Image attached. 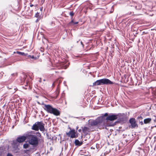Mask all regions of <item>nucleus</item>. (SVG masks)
<instances>
[{"label":"nucleus","instance_id":"c85d7f7f","mask_svg":"<svg viewBox=\"0 0 156 156\" xmlns=\"http://www.w3.org/2000/svg\"><path fill=\"white\" fill-rule=\"evenodd\" d=\"M56 94H57V96L59 94V92H57L56 93Z\"/></svg>","mask_w":156,"mask_h":156},{"label":"nucleus","instance_id":"b1692460","mask_svg":"<svg viewBox=\"0 0 156 156\" xmlns=\"http://www.w3.org/2000/svg\"><path fill=\"white\" fill-rule=\"evenodd\" d=\"M139 122H140V124L141 125H142L144 124V122H143L142 121V120H141L140 121V120H139Z\"/></svg>","mask_w":156,"mask_h":156},{"label":"nucleus","instance_id":"c9c22d12","mask_svg":"<svg viewBox=\"0 0 156 156\" xmlns=\"http://www.w3.org/2000/svg\"><path fill=\"white\" fill-rule=\"evenodd\" d=\"M78 126H76V129H78Z\"/></svg>","mask_w":156,"mask_h":156},{"label":"nucleus","instance_id":"f3484780","mask_svg":"<svg viewBox=\"0 0 156 156\" xmlns=\"http://www.w3.org/2000/svg\"><path fill=\"white\" fill-rule=\"evenodd\" d=\"M47 137L48 139L52 140L53 139V137L51 136L50 134L48 133L46 134Z\"/></svg>","mask_w":156,"mask_h":156},{"label":"nucleus","instance_id":"4be33fe9","mask_svg":"<svg viewBox=\"0 0 156 156\" xmlns=\"http://www.w3.org/2000/svg\"><path fill=\"white\" fill-rule=\"evenodd\" d=\"M143 119V118H142V117L141 116H139L137 118V120H138L139 121V120H140V121H141V120H142Z\"/></svg>","mask_w":156,"mask_h":156},{"label":"nucleus","instance_id":"e433bc0d","mask_svg":"<svg viewBox=\"0 0 156 156\" xmlns=\"http://www.w3.org/2000/svg\"><path fill=\"white\" fill-rule=\"evenodd\" d=\"M62 67H63V68H64V69H66V68H67V67H66H66H64H64L63 66H62Z\"/></svg>","mask_w":156,"mask_h":156},{"label":"nucleus","instance_id":"4c0bfd02","mask_svg":"<svg viewBox=\"0 0 156 156\" xmlns=\"http://www.w3.org/2000/svg\"><path fill=\"white\" fill-rule=\"evenodd\" d=\"M54 83H53L52 84V86H54Z\"/></svg>","mask_w":156,"mask_h":156},{"label":"nucleus","instance_id":"a211bd4d","mask_svg":"<svg viewBox=\"0 0 156 156\" xmlns=\"http://www.w3.org/2000/svg\"><path fill=\"white\" fill-rule=\"evenodd\" d=\"M29 144L27 143H25L23 144V148L24 149H27L29 147Z\"/></svg>","mask_w":156,"mask_h":156},{"label":"nucleus","instance_id":"412c9836","mask_svg":"<svg viewBox=\"0 0 156 156\" xmlns=\"http://www.w3.org/2000/svg\"><path fill=\"white\" fill-rule=\"evenodd\" d=\"M17 53L19 55H25V54L23 52H21L19 51H17Z\"/></svg>","mask_w":156,"mask_h":156},{"label":"nucleus","instance_id":"58836bf2","mask_svg":"<svg viewBox=\"0 0 156 156\" xmlns=\"http://www.w3.org/2000/svg\"><path fill=\"white\" fill-rule=\"evenodd\" d=\"M55 73H59V72H58V71H55Z\"/></svg>","mask_w":156,"mask_h":156},{"label":"nucleus","instance_id":"9b49d317","mask_svg":"<svg viewBox=\"0 0 156 156\" xmlns=\"http://www.w3.org/2000/svg\"><path fill=\"white\" fill-rule=\"evenodd\" d=\"M18 142L16 141V140L13 141V146L14 148H15L16 149V148H18V146L19 145V144L18 143Z\"/></svg>","mask_w":156,"mask_h":156},{"label":"nucleus","instance_id":"a878e982","mask_svg":"<svg viewBox=\"0 0 156 156\" xmlns=\"http://www.w3.org/2000/svg\"><path fill=\"white\" fill-rule=\"evenodd\" d=\"M108 113H105L104 115H102V116H104V117L105 119V116H108Z\"/></svg>","mask_w":156,"mask_h":156},{"label":"nucleus","instance_id":"423d86ee","mask_svg":"<svg viewBox=\"0 0 156 156\" xmlns=\"http://www.w3.org/2000/svg\"><path fill=\"white\" fill-rule=\"evenodd\" d=\"M113 83L109 80L104 78L97 80L93 83V86H98L104 84H112Z\"/></svg>","mask_w":156,"mask_h":156},{"label":"nucleus","instance_id":"72a5a7b5","mask_svg":"<svg viewBox=\"0 0 156 156\" xmlns=\"http://www.w3.org/2000/svg\"><path fill=\"white\" fill-rule=\"evenodd\" d=\"M55 68H52L51 69H55Z\"/></svg>","mask_w":156,"mask_h":156},{"label":"nucleus","instance_id":"c756f323","mask_svg":"<svg viewBox=\"0 0 156 156\" xmlns=\"http://www.w3.org/2000/svg\"><path fill=\"white\" fill-rule=\"evenodd\" d=\"M78 132H80L81 131V129H78Z\"/></svg>","mask_w":156,"mask_h":156},{"label":"nucleus","instance_id":"2eb2a0df","mask_svg":"<svg viewBox=\"0 0 156 156\" xmlns=\"http://www.w3.org/2000/svg\"><path fill=\"white\" fill-rule=\"evenodd\" d=\"M18 75V73H12L11 74V76H12L11 78L12 79H14Z\"/></svg>","mask_w":156,"mask_h":156},{"label":"nucleus","instance_id":"f257e3e1","mask_svg":"<svg viewBox=\"0 0 156 156\" xmlns=\"http://www.w3.org/2000/svg\"><path fill=\"white\" fill-rule=\"evenodd\" d=\"M124 119L121 114L111 113L105 119V123L107 125H110L109 126H113L118 122H123Z\"/></svg>","mask_w":156,"mask_h":156},{"label":"nucleus","instance_id":"0eeeda50","mask_svg":"<svg viewBox=\"0 0 156 156\" xmlns=\"http://www.w3.org/2000/svg\"><path fill=\"white\" fill-rule=\"evenodd\" d=\"M66 135L71 138H76L78 136L77 134H76L75 130L74 129L70 130L69 132L66 133Z\"/></svg>","mask_w":156,"mask_h":156},{"label":"nucleus","instance_id":"ddd939ff","mask_svg":"<svg viewBox=\"0 0 156 156\" xmlns=\"http://www.w3.org/2000/svg\"><path fill=\"white\" fill-rule=\"evenodd\" d=\"M75 144L76 145L80 146L82 144V143L79 141L78 140H76L75 141Z\"/></svg>","mask_w":156,"mask_h":156},{"label":"nucleus","instance_id":"f03ea898","mask_svg":"<svg viewBox=\"0 0 156 156\" xmlns=\"http://www.w3.org/2000/svg\"><path fill=\"white\" fill-rule=\"evenodd\" d=\"M37 136L41 139H38L37 136L35 135L32 134L30 132L27 133V139L28 140L29 144L34 146H36L38 144V141L41 140V142H43V139H42L41 134L38 132L37 133Z\"/></svg>","mask_w":156,"mask_h":156},{"label":"nucleus","instance_id":"bb28decb","mask_svg":"<svg viewBox=\"0 0 156 156\" xmlns=\"http://www.w3.org/2000/svg\"><path fill=\"white\" fill-rule=\"evenodd\" d=\"M7 156H13V155L11 153H8Z\"/></svg>","mask_w":156,"mask_h":156},{"label":"nucleus","instance_id":"aec40b11","mask_svg":"<svg viewBox=\"0 0 156 156\" xmlns=\"http://www.w3.org/2000/svg\"><path fill=\"white\" fill-rule=\"evenodd\" d=\"M35 17H36V18H39L40 17L39 13L37 12V13H36L35 15Z\"/></svg>","mask_w":156,"mask_h":156},{"label":"nucleus","instance_id":"20e7f679","mask_svg":"<svg viewBox=\"0 0 156 156\" xmlns=\"http://www.w3.org/2000/svg\"><path fill=\"white\" fill-rule=\"evenodd\" d=\"M44 105V109L48 113L53 114L55 116H58L60 114L59 111L57 109L53 108L49 105H46L43 104Z\"/></svg>","mask_w":156,"mask_h":156},{"label":"nucleus","instance_id":"cd10ccee","mask_svg":"<svg viewBox=\"0 0 156 156\" xmlns=\"http://www.w3.org/2000/svg\"><path fill=\"white\" fill-rule=\"evenodd\" d=\"M91 149H95V147L92 146L90 147Z\"/></svg>","mask_w":156,"mask_h":156},{"label":"nucleus","instance_id":"7ed1b4c3","mask_svg":"<svg viewBox=\"0 0 156 156\" xmlns=\"http://www.w3.org/2000/svg\"><path fill=\"white\" fill-rule=\"evenodd\" d=\"M89 122L91 126H97L100 128L109 126L106 124L105 119L103 116L98 117L95 120H90Z\"/></svg>","mask_w":156,"mask_h":156},{"label":"nucleus","instance_id":"6e6552de","mask_svg":"<svg viewBox=\"0 0 156 156\" xmlns=\"http://www.w3.org/2000/svg\"><path fill=\"white\" fill-rule=\"evenodd\" d=\"M25 136H20L16 138V141L19 143H22L27 139V133L24 134Z\"/></svg>","mask_w":156,"mask_h":156},{"label":"nucleus","instance_id":"5701e85b","mask_svg":"<svg viewBox=\"0 0 156 156\" xmlns=\"http://www.w3.org/2000/svg\"><path fill=\"white\" fill-rule=\"evenodd\" d=\"M28 57H29L30 58H32L33 59L35 58L33 55H29L28 56Z\"/></svg>","mask_w":156,"mask_h":156},{"label":"nucleus","instance_id":"9d476101","mask_svg":"<svg viewBox=\"0 0 156 156\" xmlns=\"http://www.w3.org/2000/svg\"><path fill=\"white\" fill-rule=\"evenodd\" d=\"M82 131L83 133L85 135H87L88 133V132L89 131V128L87 127L84 126L82 127Z\"/></svg>","mask_w":156,"mask_h":156},{"label":"nucleus","instance_id":"473e14b6","mask_svg":"<svg viewBox=\"0 0 156 156\" xmlns=\"http://www.w3.org/2000/svg\"><path fill=\"white\" fill-rule=\"evenodd\" d=\"M33 5H33L31 4V5H30V7H32L33 6Z\"/></svg>","mask_w":156,"mask_h":156},{"label":"nucleus","instance_id":"2f4dec72","mask_svg":"<svg viewBox=\"0 0 156 156\" xmlns=\"http://www.w3.org/2000/svg\"><path fill=\"white\" fill-rule=\"evenodd\" d=\"M39 21V19H38H38H37V20H36V22H38V21Z\"/></svg>","mask_w":156,"mask_h":156},{"label":"nucleus","instance_id":"4468645a","mask_svg":"<svg viewBox=\"0 0 156 156\" xmlns=\"http://www.w3.org/2000/svg\"><path fill=\"white\" fill-rule=\"evenodd\" d=\"M78 22H74L73 20H72L71 21L69 22L68 24V25L69 26H73L75 24H77L78 23Z\"/></svg>","mask_w":156,"mask_h":156},{"label":"nucleus","instance_id":"6ab92c4d","mask_svg":"<svg viewBox=\"0 0 156 156\" xmlns=\"http://www.w3.org/2000/svg\"><path fill=\"white\" fill-rule=\"evenodd\" d=\"M96 148H97V151H98L100 149V145L99 144H96V146H95V147Z\"/></svg>","mask_w":156,"mask_h":156},{"label":"nucleus","instance_id":"39448f33","mask_svg":"<svg viewBox=\"0 0 156 156\" xmlns=\"http://www.w3.org/2000/svg\"><path fill=\"white\" fill-rule=\"evenodd\" d=\"M44 125L43 122H37L33 125L31 129L36 131H38L40 129L41 131L44 132L45 130Z\"/></svg>","mask_w":156,"mask_h":156},{"label":"nucleus","instance_id":"dca6fc26","mask_svg":"<svg viewBox=\"0 0 156 156\" xmlns=\"http://www.w3.org/2000/svg\"><path fill=\"white\" fill-rule=\"evenodd\" d=\"M9 89H14V90L13 91H12V92L13 93H14L15 92V91L17 90V88H15L14 87H9L8 86L7 87Z\"/></svg>","mask_w":156,"mask_h":156},{"label":"nucleus","instance_id":"f8f14e48","mask_svg":"<svg viewBox=\"0 0 156 156\" xmlns=\"http://www.w3.org/2000/svg\"><path fill=\"white\" fill-rule=\"evenodd\" d=\"M151 118H147L144 120V122L145 124L149 123L151 122Z\"/></svg>","mask_w":156,"mask_h":156},{"label":"nucleus","instance_id":"393cba45","mask_svg":"<svg viewBox=\"0 0 156 156\" xmlns=\"http://www.w3.org/2000/svg\"><path fill=\"white\" fill-rule=\"evenodd\" d=\"M74 14V13L73 12H70L69 13L70 15L72 16H73Z\"/></svg>","mask_w":156,"mask_h":156},{"label":"nucleus","instance_id":"7c9ffc66","mask_svg":"<svg viewBox=\"0 0 156 156\" xmlns=\"http://www.w3.org/2000/svg\"><path fill=\"white\" fill-rule=\"evenodd\" d=\"M26 86H27L28 85V83L27 82H26V84H25Z\"/></svg>","mask_w":156,"mask_h":156},{"label":"nucleus","instance_id":"1a4fd4ad","mask_svg":"<svg viewBox=\"0 0 156 156\" xmlns=\"http://www.w3.org/2000/svg\"><path fill=\"white\" fill-rule=\"evenodd\" d=\"M129 122L131 124V128H134L138 127L135 119L134 118H131L129 120Z\"/></svg>","mask_w":156,"mask_h":156},{"label":"nucleus","instance_id":"f704fd0d","mask_svg":"<svg viewBox=\"0 0 156 156\" xmlns=\"http://www.w3.org/2000/svg\"><path fill=\"white\" fill-rule=\"evenodd\" d=\"M81 44L83 45V43L81 41Z\"/></svg>","mask_w":156,"mask_h":156}]
</instances>
